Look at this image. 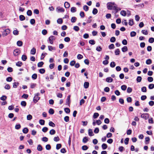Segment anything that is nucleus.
<instances>
[{
	"label": "nucleus",
	"instance_id": "obj_33",
	"mask_svg": "<svg viewBox=\"0 0 154 154\" xmlns=\"http://www.w3.org/2000/svg\"><path fill=\"white\" fill-rule=\"evenodd\" d=\"M148 88L150 89H152L154 88V84H150L149 85Z\"/></svg>",
	"mask_w": 154,
	"mask_h": 154
},
{
	"label": "nucleus",
	"instance_id": "obj_46",
	"mask_svg": "<svg viewBox=\"0 0 154 154\" xmlns=\"http://www.w3.org/2000/svg\"><path fill=\"white\" fill-rule=\"evenodd\" d=\"M12 78L11 77H9L7 78L6 80L8 82H11L12 80Z\"/></svg>",
	"mask_w": 154,
	"mask_h": 154
},
{
	"label": "nucleus",
	"instance_id": "obj_3",
	"mask_svg": "<svg viewBox=\"0 0 154 154\" xmlns=\"http://www.w3.org/2000/svg\"><path fill=\"white\" fill-rule=\"evenodd\" d=\"M10 31L9 29H5L3 32L2 35L4 36H6L9 33Z\"/></svg>",
	"mask_w": 154,
	"mask_h": 154
},
{
	"label": "nucleus",
	"instance_id": "obj_63",
	"mask_svg": "<svg viewBox=\"0 0 154 154\" xmlns=\"http://www.w3.org/2000/svg\"><path fill=\"white\" fill-rule=\"evenodd\" d=\"M149 43H152L154 42V38H151L149 39Z\"/></svg>",
	"mask_w": 154,
	"mask_h": 154
},
{
	"label": "nucleus",
	"instance_id": "obj_48",
	"mask_svg": "<svg viewBox=\"0 0 154 154\" xmlns=\"http://www.w3.org/2000/svg\"><path fill=\"white\" fill-rule=\"evenodd\" d=\"M32 118V116L30 114H29L27 116V120H30Z\"/></svg>",
	"mask_w": 154,
	"mask_h": 154
},
{
	"label": "nucleus",
	"instance_id": "obj_2",
	"mask_svg": "<svg viewBox=\"0 0 154 154\" xmlns=\"http://www.w3.org/2000/svg\"><path fill=\"white\" fill-rule=\"evenodd\" d=\"M40 95V94L39 93H38L35 94V96L33 98V101L34 102L36 103H37L38 100L40 99V97H38V96Z\"/></svg>",
	"mask_w": 154,
	"mask_h": 154
},
{
	"label": "nucleus",
	"instance_id": "obj_44",
	"mask_svg": "<svg viewBox=\"0 0 154 154\" xmlns=\"http://www.w3.org/2000/svg\"><path fill=\"white\" fill-rule=\"evenodd\" d=\"M32 78L33 79H35L37 78V75L36 74L34 73L33 74L32 76Z\"/></svg>",
	"mask_w": 154,
	"mask_h": 154
},
{
	"label": "nucleus",
	"instance_id": "obj_31",
	"mask_svg": "<svg viewBox=\"0 0 154 154\" xmlns=\"http://www.w3.org/2000/svg\"><path fill=\"white\" fill-rule=\"evenodd\" d=\"M45 121L42 119H40L39 121V123L41 125H44L45 124Z\"/></svg>",
	"mask_w": 154,
	"mask_h": 154
},
{
	"label": "nucleus",
	"instance_id": "obj_9",
	"mask_svg": "<svg viewBox=\"0 0 154 154\" xmlns=\"http://www.w3.org/2000/svg\"><path fill=\"white\" fill-rule=\"evenodd\" d=\"M88 135L89 136H91L94 135L92 130L91 129H89L88 130Z\"/></svg>",
	"mask_w": 154,
	"mask_h": 154
},
{
	"label": "nucleus",
	"instance_id": "obj_25",
	"mask_svg": "<svg viewBox=\"0 0 154 154\" xmlns=\"http://www.w3.org/2000/svg\"><path fill=\"white\" fill-rule=\"evenodd\" d=\"M47 54L46 53H42L41 55V60H42L44 58V57Z\"/></svg>",
	"mask_w": 154,
	"mask_h": 154
},
{
	"label": "nucleus",
	"instance_id": "obj_7",
	"mask_svg": "<svg viewBox=\"0 0 154 154\" xmlns=\"http://www.w3.org/2000/svg\"><path fill=\"white\" fill-rule=\"evenodd\" d=\"M56 11L58 13L63 12L64 11V9L61 7H58L56 8Z\"/></svg>",
	"mask_w": 154,
	"mask_h": 154
},
{
	"label": "nucleus",
	"instance_id": "obj_57",
	"mask_svg": "<svg viewBox=\"0 0 154 154\" xmlns=\"http://www.w3.org/2000/svg\"><path fill=\"white\" fill-rule=\"evenodd\" d=\"M88 149V147L86 145H84L82 146V149L84 150H87Z\"/></svg>",
	"mask_w": 154,
	"mask_h": 154
},
{
	"label": "nucleus",
	"instance_id": "obj_16",
	"mask_svg": "<svg viewBox=\"0 0 154 154\" xmlns=\"http://www.w3.org/2000/svg\"><path fill=\"white\" fill-rule=\"evenodd\" d=\"M136 33L134 31H132L130 33V35L131 37H133L136 36Z\"/></svg>",
	"mask_w": 154,
	"mask_h": 154
},
{
	"label": "nucleus",
	"instance_id": "obj_36",
	"mask_svg": "<svg viewBox=\"0 0 154 154\" xmlns=\"http://www.w3.org/2000/svg\"><path fill=\"white\" fill-rule=\"evenodd\" d=\"M141 91L143 92H146L147 91L146 88V87H143L141 88Z\"/></svg>",
	"mask_w": 154,
	"mask_h": 154
},
{
	"label": "nucleus",
	"instance_id": "obj_18",
	"mask_svg": "<svg viewBox=\"0 0 154 154\" xmlns=\"http://www.w3.org/2000/svg\"><path fill=\"white\" fill-rule=\"evenodd\" d=\"M120 14L122 16H125L126 15V13L125 11L124 10H122L121 11Z\"/></svg>",
	"mask_w": 154,
	"mask_h": 154
},
{
	"label": "nucleus",
	"instance_id": "obj_37",
	"mask_svg": "<svg viewBox=\"0 0 154 154\" xmlns=\"http://www.w3.org/2000/svg\"><path fill=\"white\" fill-rule=\"evenodd\" d=\"M152 63V60L150 59H148L146 61V63L147 64L149 65L150 64Z\"/></svg>",
	"mask_w": 154,
	"mask_h": 154
},
{
	"label": "nucleus",
	"instance_id": "obj_4",
	"mask_svg": "<svg viewBox=\"0 0 154 154\" xmlns=\"http://www.w3.org/2000/svg\"><path fill=\"white\" fill-rule=\"evenodd\" d=\"M141 117L145 119H147L149 117V114L148 113H143L141 115Z\"/></svg>",
	"mask_w": 154,
	"mask_h": 154
},
{
	"label": "nucleus",
	"instance_id": "obj_27",
	"mask_svg": "<svg viewBox=\"0 0 154 154\" xmlns=\"http://www.w3.org/2000/svg\"><path fill=\"white\" fill-rule=\"evenodd\" d=\"M102 147L103 149H105L107 147V146L106 144L103 143L102 145Z\"/></svg>",
	"mask_w": 154,
	"mask_h": 154
},
{
	"label": "nucleus",
	"instance_id": "obj_40",
	"mask_svg": "<svg viewBox=\"0 0 154 154\" xmlns=\"http://www.w3.org/2000/svg\"><path fill=\"white\" fill-rule=\"evenodd\" d=\"M97 12H98V11H97V9L95 8H94L93 9V10L92 11V13L94 14L95 15V14H96L97 13Z\"/></svg>",
	"mask_w": 154,
	"mask_h": 154
},
{
	"label": "nucleus",
	"instance_id": "obj_12",
	"mask_svg": "<svg viewBox=\"0 0 154 154\" xmlns=\"http://www.w3.org/2000/svg\"><path fill=\"white\" fill-rule=\"evenodd\" d=\"M64 7L66 8H69L70 7V4L68 2H65L64 3Z\"/></svg>",
	"mask_w": 154,
	"mask_h": 154
},
{
	"label": "nucleus",
	"instance_id": "obj_59",
	"mask_svg": "<svg viewBox=\"0 0 154 154\" xmlns=\"http://www.w3.org/2000/svg\"><path fill=\"white\" fill-rule=\"evenodd\" d=\"M27 14L29 16H31L32 14V12L30 10H28L27 12Z\"/></svg>",
	"mask_w": 154,
	"mask_h": 154
},
{
	"label": "nucleus",
	"instance_id": "obj_20",
	"mask_svg": "<svg viewBox=\"0 0 154 154\" xmlns=\"http://www.w3.org/2000/svg\"><path fill=\"white\" fill-rule=\"evenodd\" d=\"M17 44L18 46L21 47L22 45L23 42L22 41H19L17 42Z\"/></svg>",
	"mask_w": 154,
	"mask_h": 154
},
{
	"label": "nucleus",
	"instance_id": "obj_60",
	"mask_svg": "<svg viewBox=\"0 0 154 154\" xmlns=\"http://www.w3.org/2000/svg\"><path fill=\"white\" fill-rule=\"evenodd\" d=\"M102 50V48L100 46H97L96 48V50L98 51H100Z\"/></svg>",
	"mask_w": 154,
	"mask_h": 154
},
{
	"label": "nucleus",
	"instance_id": "obj_35",
	"mask_svg": "<svg viewBox=\"0 0 154 154\" xmlns=\"http://www.w3.org/2000/svg\"><path fill=\"white\" fill-rule=\"evenodd\" d=\"M49 125L53 127H54L55 126V125L52 122H50L49 123Z\"/></svg>",
	"mask_w": 154,
	"mask_h": 154
},
{
	"label": "nucleus",
	"instance_id": "obj_64",
	"mask_svg": "<svg viewBox=\"0 0 154 154\" xmlns=\"http://www.w3.org/2000/svg\"><path fill=\"white\" fill-rule=\"evenodd\" d=\"M70 38L69 37H65L64 39V41L65 42H68L70 41Z\"/></svg>",
	"mask_w": 154,
	"mask_h": 154
},
{
	"label": "nucleus",
	"instance_id": "obj_10",
	"mask_svg": "<svg viewBox=\"0 0 154 154\" xmlns=\"http://www.w3.org/2000/svg\"><path fill=\"white\" fill-rule=\"evenodd\" d=\"M36 53V49L35 48H33L31 49L30 51V53L34 55Z\"/></svg>",
	"mask_w": 154,
	"mask_h": 154
},
{
	"label": "nucleus",
	"instance_id": "obj_62",
	"mask_svg": "<svg viewBox=\"0 0 154 154\" xmlns=\"http://www.w3.org/2000/svg\"><path fill=\"white\" fill-rule=\"evenodd\" d=\"M129 140V139L128 138H126L125 139V143L126 145H127L128 143V141Z\"/></svg>",
	"mask_w": 154,
	"mask_h": 154
},
{
	"label": "nucleus",
	"instance_id": "obj_17",
	"mask_svg": "<svg viewBox=\"0 0 154 154\" xmlns=\"http://www.w3.org/2000/svg\"><path fill=\"white\" fill-rule=\"evenodd\" d=\"M122 51L123 52L126 51H128V48L126 46H125L122 48Z\"/></svg>",
	"mask_w": 154,
	"mask_h": 154
},
{
	"label": "nucleus",
	"instance_id": "obj_28",
	"mask_svg": "<svg viewBox=\"0 0 154 154\" xmlns=\"http://www.w3.org/2000/svg\"><path fill=\"white\" fill-rule=\"evenodd\" d=\"M20 20L21 21H23L25 20V17L23 15H20L19 16Z\"/></svg>",
	"mask_w": 154,
	"mask_h": 154
},
{
	"label": "nucleus",
	"instance_id": "obj_30",
	"mask_svg": "<svg viewBox=\"0 0 154 154\" xmlns=\"http://www.w3.org/2000/svg\"><path fill=\"white\" fill-rule=\"evenodd\" d=\"M44 64V63L43 62H40L38 63V67H42Z\"/></svg>",
	"mask_w": 154,
	"mask_h": 154
},
{
	"label": "nucleus",
	"instance_id": "obj_45",
	"mask_svg": "<svg viewBox=\"0 0 154 154\" xmlns=\"http://www.w3.org/2000/svg\"><path fill=\"white\" fill-rule=\"evenodd\" d=\"M99 116V114L98 113H95L93 115L94 119H96Z\"/></svg>",
	"mask_w": 154,
	"mask_h": 154
},
{
	"label": "nucleus",
	"instance_id": "obj_38",
	"mask_svg": "<svg viewBox=\"0 0 154 154\" xmlns=\"http://www.w3.org/2000/svg\"><path fill=\"white\" fill-rule=\"evenodd\" d=\"M141 32L143 34L145 35H147L148 34V32L146 30H142Z\"/></svg>",
	"mask_w": 154,
	"mask_h": 154
},
{
	"label": "nucleus",
	"instance_id": "obj_15",
	"mask_svg": "<svg viewBox=\"0 0 154 154\" xmlns=\"http://www.w3.org/2000/svg\"><path fill=\"white\" fill-rule=\"evenodd\" d=\"M55 133V131L53 129L51 130L49 132L50 134L51 135L54 134Z\"/></svg>",
	"mask_w": 154,
	"mask_h": 154
},
{
	"label": "nucleus",
	"instance_id": "obj_55",
	"mask_svg": "<svg viewBox=\"0 0 154 154\" xmlns=\"http://www.w3.org/2000/svg\"><path fill=\"white\" fill-rule=\"evenodd\" d=\"M116 40V38L114 37H112L110 39V41L111 42H114Z\"/></svg>",
	"mask_w": 154,
	"mask_h": 154
},
{
	"label": "nucleus",
	"instance_id": "obj_61",
	"mask_svg": "<svg viewBox=\"0 0 154 154\" xmlns=\"http://www.w3.org/2000/svg\"><path fill=\"white\" fill-rule=\"evenodd\" d=\"M48 128L46 127H44L42 129V131L44 132H46L48 130Z\"/></svg>",
	"mask_w": 154,
	"mask_h": 154
},
{
	"label": "nucleus",
	"instance_id": "obj_49",
	"mask_svg": "<svg viewBox=\"0 0 154 154\" xmlns=\"http://www.w3.org/2000/svg\"><path fill=\"white\" fill-rule=\"evenodd\" d=\"M64 121L66 122L69 121V117L68 116H66L64 118Z\"/></svg>",
	"mask_w": 154,
	"mask_h": 154
},
{
	"label": "nucleus",
	"instance_id": "obj_22",
	"mask_svg": "<svg viewBox=\"0 0 154 154\" xmlns=\"http://www.w3.org/2000/svg\"><path fill=\"white\" fill-rule=\"evenodd\" d=\"M37 150L39 151H41L42 149V148L41 145L40 144L38 145L37 147Z\"/></svg>",
	"mask_w": 154,
	"mask_h": 154
},
{
	"label": "nucleus",
	"instance_id": "obj_34",
	"mask_svg": "<svg viewBox=\"0 0 154 154\" xmlns=\"http://www.w3.org/2000/svg\"><path fill=\"white\" fill-rule=\"evenodd\" d=\"M22 65V63L21 61H18L16 63V65L20 67Z\"/></svg>",
	"mask_w": 154,
	"mask_h": 154
},
{
	"label": "nucleus",
	"instance_id": "obj_19",
	"mask_svg": "<svg viewBox=\"0 0 154 154\" xmlns=\"http://www.w3.org/2000/svg\"><path fill=\"white\" fill-rule=\"evenodd\" d=\"M48 50L50 51H52L53 50H55V47H52L51 46H48Z\"/></svg>",
	"mask_w": 154,
	"mask_h": 154
},
{
	"label": "nucleus",
	"instance_id": "obj_52",
	"mask_svg": "<svg viewBox=\"0 0 154 154\" xmlns=\"http://www.w3.org/2000/svg\"><path fill=\"white\" fill-rule=\"evenodd\" d=\"M13 33L15 35H17L19 34V31L17 29L14 30L13 32Z\"/></svg>",
	"mask_w": 154,
	"mask_h": 154
},
{
	"label": "nucleus",
	"instance_id": "obj_5",
	"mask_svg": "<svg viewBox=\"0 0 154 154\" xmlns=\"http://www.w3.org/2000/svg\"><path fill=\"white\" fill-rule=\"evenodd\" d=\"M20 50L18 49H15L14 51L13 54L14 56H17L20 54Z\"/></svg>",
	"mask_w": 154,
	"mask_h": 154
},
{
	"label": "nucleus",
	"instance_id": "obj_23",
	"mask_svg": "<svg viewBox=\"0 0 154 154\" xmlns=\"http://www.w3.org/2000/svg\"><path fill=\"white\" fill-rule=\"evenodd\" d=\"M77 20V18L75 17H72L71 21L72 23H75Z\"/></svg>",
	"mask_w": 154,
	"mask_h": 154
},
{
	"label": "nucleus",
	"instance_id": "obj_56",
	"mask_svg": "<svg viewBox=\"0 0 154 154\" xmlns=\"http://www.w3.org/2000/svg\"><path fill=\"white\" fill-rule=\"evenodd\" d=\"M116 66L115 63L114 62H112L110 64V66L111 67H114Z\"/></svg>",
	"mask_w": 154,
	"mask_h": 154
},
{
	"label": "nucleus",
	"instance_id": "obj_39",
	"mask_svg": "<svg viewBox=\"0 0 154 154\" xmlns=\"http://www.w3.org/2000/svg\"><path fill=\"white\" fill-rule=\"evenodd\" d=\"M28 129L27 128H24L23 130V132L24 134H26L28 132Z\"/></svg>",
	"mask_w": 154,
	"mask_h": 154
},
{
	"label": "nucleus",
	"instance_id": "obj_43",
	"mask_svg": "<svg viewBox=\"0 0 154 154\" xmlns=\"http://www.w3.org/2000/svg\"><path fill=\"white\" fill-rule=\"evenodd\" d=\"M89 42L90 44L92 45H94L95 44V41L93 40H90L89 41Z\"/></svg>",
	"mask_w": 154,
	"mask_h": 154
},
{
	"label": "nucleus",
	"instance_id": "obj_14",
	"mask_svg": "<svg viewBox=\"0 0 154 154\" xmlns=\"http://www.w3.org/2000/svg\"><path fill=\"white\" fill-rule=\"evenodd\" d=\"M89 85V83L88 82H85L84 83V86L85 88H87L88 87Z\"/></svg>",
	"mask_w": 154,
	"mask_h": 154
},
{
	"label": "nucleus",
	"instance_id": "obj_29",
	"mask_svg": "<svg viewBox=\"0 0 154 154\" xmlns=\"http://www.w3.org/2000/svg\"><path fill=\"white\" fill-rule=\"evenodd\" d=\"M20 104L22 106L25 107L26 106V101H23L21 102Z\"/></svg>",
	"mask_w": 154,
	"mask_h": 154
},
{
	"label": "nucleus",
	"instance_id": "obj_32",
	"mask_svg": "<svg viewBox=\"0 0 154 154\" xmlns=\"http://www.w3.org/2000/svg\"><path fill=\"white\" fill-rule=\"evenodd\" d=\"M115 53L116 55H119L120 54V51L119 49H116L115 51Z\"/></svg>",
	"mask_w": 154,
	"mask_h": 154
},
{
	"label": "nucleus",
	"instance_id": "obj_42",
	"mask_svg": "<svg viewBox=\"0 0 154 154\" xmlns=\"http://www.w3.org/2000/svg\"><path fill=\"white\" fill-rule=\"evenodd\" d=\"M27 57L26 55H25L23 54L22 56V59L23 61H25L27 59Z\"/></svg>",
	"mask_w": 154,
	"mask_h": 154
},
{
	"label": "nucleus",
	"instance_id": "obj_51",
	"mask_svg": "<svg viewBox=\"0 0 154 154\" xmlns=\"http://www.w3.org/2000/svg\"><path fill=\"white\" fill-rule=\"evenodd\" d=\"M142 80V77L141 76H138L137 78V82H140Z\"/></svg>",
	"mask_w": 154,
	"mask_h": 154
},
{
	"label": "nucleus",
	"instance_id": "obj_58",
	"mask_svg": "<svg viewBox=\"0 0 154 154\" xmlns=\"http://www.w3.org/2000/svg\"><path fill=\"white\" fill-rule=\"evenodd\" d=\"M45 70L44 69H41L39 70V72L41 74H43L45 72Z\"/></svg>",
	"mask_w": 154,
	"mask_h": 154
},
{
	"label": "nucleus",
	"instance_id": "obj_1",
	"mask_svg": "<svg viewBox=\"0 0 154 154\" xmlns=\"http://www.w3.org/2000/svg\"><path fill=\"white\" fill-rule=\"evenodd\" d=\"M107 7L109 10L113 9L115 10H118L117 5L114 2H109L107 4Z\"/></svg>",
	"mask_w": 154,
	"mask_h": 154
},
{
	"label": "nucleus",
	"instance_id": "obj_50",
	"mask_svg": "<svg viewBox=\"0 0 154 154\" xmlns=\"http://www.w3.org/2000/svg\"><path fill=\"white\" fill-rule=\"evenodd\" d=\"M83 8L85 11H87L88 10L89 8L87 6L85 5L83 6Z\"/></svg>",
	"mask_w": 154,
	"mask_h": 154
},
{
	"label": "nucleus",
	"instance_id": "obj_26",
	"mask_svg": "<svg viewBox=\"0 0 154 154\" xmlns=\"http://www.w3.org/2000/svg\"><path fill=\"white\" fill-rule=\"evenodd\" d=\"M73 29L76 32H78L79 30V28L77 26H75L73 27Z\"/></svg>",
	"mask_w": 154,
	"mask_h": 154
},
{
	"label": "nucleus",
	"instance_id": "obj_6",
	"mask_svg": "<svg viewBox=\"0 0 154 154\" xmlns=\"http://www.w3.org/2000/svg\"><path fill=\"white\" fill-rule=\"evenodd\" d=\"M55 39V37L54 36L51 35L49 38V41L50 44H52L53 43V40Z\"/></svg>",
	"mask_w": 154,
	"mask_h": 154
},
{
	"label": "nucleus",
	"instance_id": "obj_21",
	"mask_svg": "<svg viewBox=\"0 0 154 154\" xmlns=\"http://www.w3.org/2000/svg\"><path fill=\"white\" fill-rule=\"evenodd\" d=\"M19 83L18 82H15L13 83V87L14 88H17L18 86Z\"/></svg>",
	"mask_w": 154,
	"mask_h": 154
},
{
	"label": "nucleus",
	"instance_id": "obj_41",
	"mask_svg": "<svg viewBox=\"0 0 154 154\" xmlns=\"http://www.w3.org/2000/svg\"><path fill=\"white\" fill-rule=\"evenodd\" d=\"M57 22L58 23L61 24L63 23V20L61 18H59L57 20Z\"/></svg>",
	"mask_w": 154,
	"mask_h": 154
},
{
	"label": "nucleus",
	"instance_id": "obj_47",
	"mask_svg": "<svg viewBox=\"0 0 154 154\" xmlns=\"http://www.w3.org/2000/svg\"><path fill=\"white\" fill-rule=\"evenodd\" d=\"M7 97L5 95H3L0 98L1 100H5L7 98Z\"/></svg>",
	"mask_w": 154,
	"mask_h": 154
},
{
	"label": "nucleus",
	"instance_id": "obj_11",
	"mask_svg": "<svg viewBox=\"0 0 154 154\" xmlns=\"http://www.w3.org/2000/svg\"><path fill=\"white\" fill-rule=\"evenodd\" d=\"M113 81V79L111 77H107L106 79V81L108 82H111Z\"/></svg>",
	"mask_w": 154,
	"mask_h": 154
},
{
	"label": "nucleus",
	"instance_id": "obj_24",
	"mask_svg": "<svg viewBox=\"0 0 154 154\" xmlns=\"http://www.w3.org/2000/svg\"><path fill=\"white\" fill-rule=\"evenodd\" d=\"M71 11L72 13H74L76 11V8L75 7H72L71 8Z\"/></svg>",
	"mask_w": 154,
	"mask_h": 154
},
{
	"label": "nucleus",
	"instance_id": "obj_13",
	"mask_svg": "<svg viewBox=\"0 0 154 154\" xmlns=\"http://www.w3.org/2000/svg\"><path fill=\"white\" fill-rule=\"evenodd\" d=\"M88 141V137H84L82 140V142L83 143H85Z\"/></svg>",
	"mask_w": 154,
	"mask_h": 154
},
{
	"label": "nucleus",
	"instance_id": "obj_53",
	"mask_svg": "<svg viewBox=\"0 0 154 154\" xmlns=\"http://www.w3.org/2000/svg\"><path fill=\"white\" fill-rule=\"evenodd\" d=\"M54 111L53 109H50L49 110V113L51 114H53L54 113Z\"/></svg>",
	"mask_w": 154,
	"mask_h": 154
},
{
	"label": "nucleus",
	"instance_id": "obj_54",
	"mask_svg": "<svg viewBox=\"0 0 154 154\" xmlns=\"http://www.w3.org/2000/svg\"><path fill=\"white\" fill-rule=\"evenodd\" d=\"M121 89L123 91H125L127 88V86L125 85H123L121 86Z\"/></svg>",
	"mask_w": 154,
	"mask_h": 154
},
{
	"label": "nucleus",
	"instance_id": "obj_8",
	"mask_svg": "<svg viewBox=\"0 0 154 154\" xmlns=\"http://www.w3.org/2000/svg\"><path fill=\"white\" fill-rule=\"evenodd\" d=\"M70 95H69L67 97V98L66 99V103L69 106L70 104Z\"/></svg>",
	"mask_w": 154,
	"mask_h": 154
}]
</instances>
